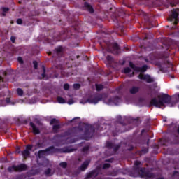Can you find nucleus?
I'll use <instances>...</instances> for the list:
<instances>
[{
  "mask_svg": "<svg viewBox=\"0 0 179 179\" xmlns=\"http://www.w3.org/2000/svg\"><path fill=\"white\" fill-rule=\"evenodd\" d=\"M100 174V168H97L96 170L92 171L91 173L87 175L86 179L96 178L97 176Z\"/></svg>",
  "mask_w": 179,
  "mask_h": 179,
  "instance_id": "nucleus-10",
  "label": "nucleus"
},
{
  "mask_svg": "<svg viewBox=\"0 0 179 179\" xmlns=\"http://www.w3.org/2000/svg\"><path fill=\"white\" fill-rule=\"evenodd\" d=\"M43 73H42V77L44 79V77L45 76V67L44 66H43Z\"/></svg>",
  "mask_w": 179,
  "mask_h": 179,
  "instance_id": "nucleus-35",
  "label": "nucleus"
},
{
  "mask_svg": "<svg viewBox=\"0 0 179 179\" xmlns=\"http://www.w3.org/2000/svg\"><path fill=\"white\" fill-rule=\"evenodd\" d=\"M45 175L47 176L48 177H51L52 174H51V169L48 168L45 171Z\"/></svg>",
  "mask_w": 179,
  "mask_h": 179,
  "instance_id": "nucleus-21",
  "label": "nucleus"
},
{
  "mask_svg": "<svg viewBox=\"0 0 179 179\" xmlns=\"http://www.w3.org/2000/svg\"><path fill=\"white\" fill-rule=\"evenodd\" d=\"M178 13L177 12V10H175L172 12V15L171 17L168 18V20L169 22H173V20H175L173 24L176 26L178 23Z\"/></svg>",
  "mask_w": 179,
  "mask_h": 179,
  "instance_id": "nucleus-4",
  "label": "nucleus"
},
{
  "mask_svg": "<svg viewBox=\"0 0 179 179\" xmlns=\"http://www.w3.org/2000/svg\"><path fill=\"white\" fill-rule=\"evenodd\" d=\"M143 132H145V129H143V130L141 131V134H143Z\"/></svg>",
  "mask_w": 179,
  "mask_h": 179,
  "instance_id": "nucleus-49",
  "label": "nucleus"
},
{
  "mask_svg": "<svg viewBox=\"0 0 179 179\" xmlns=\"http://www.w3.org/2000/svg\"><path fill=\"white\" fill-rule=\"evenodd\" d=\"M178 2H179V0H178Z\"/></svg>",
  "mask_w": 179,
  "mask_h": 179,
  "instance_id": "nucleus-54",
  "label": "nucleus"
},
{
  "mask_svg": "<svg viewBox=\"0 0 179 179\" xmlns=\"http://www.w3.org/2000/svg\"><path fill=\"white\" fill-rule=\"evenodd\" d=\"M110 52H112V54H120V52H121V50L120 49V46L118 45L117 43H113L112 44V49L110 50Z\"/></svg>",
  "mask_w": 179,
  "mask_h": 179,
  "instance_id": "nucleus-11",
  "label": "nucleus"
},
{
  "mask_svg": "<svg viewBox=\"0 0 179 179\" xmlns=\"http://www.w3.org/2000/svg\"><path fill=\"white\" fill-rule=\"evenodd\" d=\"M73 87H74V89H76V90H78L80 89V84H74Z\"/></svg>",
  "mask_w": 179,
  "mask_h": 179,
  "instance_id": "nucleus-31",
  "label": "nucleus"
},
{
  "mask_svg": "<svg viewBox=\"0 0 179 179\" xmlns=\"http://www.w3.org/2000/svg\"><path fill=\"white\" fill-rule=\"evenodd\" d=\"M120 101H121V99L118 97L111 98L108 99L107 104L111 105L113 103L115 106H118L117 103H120Z\"/></svg>",
  "mask_w": 179,
  "mask_h": 179,
  "instance_id": "nucleus-15",
  "label": "nucleus"
},
{
  "mask_svg": "<svg viewBox=\"0 0 179 179\" xmlns=\"http://www.w3.org/2000/svg\"><path fill=\"white\" fill-rule=\"evenodd\" d=\"M2 11H3V13H2L3 16H6V14H5V13L9 12V8L3 7Z\"/></svg>",
  "mask_w": 179,
  "mask_h": 179,
  "instance_id": "nucleus-22",
  "label": "nucleus"
},
{
  "mask_svg": "<svg viewBox=\"0 0 179 179\" xmlns=\"http://www.w3.org/2000/svg\"><path fill=\"white\" fill-rule=\"evenodd\" d=\"M10 99L7 98V99H6V103H10Z\"/></svg>",
  "mask_w": 179,
  "mask_h": 179,
  "instance_id": "nucleus-43",
  "label": "nucleus"
},
{
  "mask_svg": "<svg viewBox=\"0 0 179 179\" xmlns=\"http://www.w3.org/2000/svg\"><path fill=\"white\" fill-rule=\"evenodd\" d=\"M139 174H141V177H148V178H152V177H155V175H153V173L149 171H146V169L145 168H142L140 170Z\"/></svg>",
  "mask_w": 179,
  "mask_h": 179,
  "instance_id": "nucleus-7",
  "label": "nucleus"
},
{
  "mask_svg": "<svg viewBox=\"0 0 179 179\" xmlns=\"http://www.w3.org/2000/svg\"><path fill=\"white\" fill-rule=\"evenodd\" d=\"M106 148H108L109 149H113L115 152H117V150L120 149V145H115L114 143L108 141L106 143Z\"/></svg>",
  "mask_w": 179,
  "mask_h": 179,
  "instance_id": "nucleus-13",
  "label": "nucleus"
},
{
  "mask_svg": "<svg viewBox=\"0 0 179 179\" xmlns=\"http://www.w3.org/2000/svg\"><path fill=\"white\" fill-rule=\"evenodd\" d=\"M33 64H34V68L35 69H37L38 65V64L37 63V61H34V62H33Z\"/></svg>",
  "mask_w": 179,
  "mask_h": 179,
  "instance_id": "nucleus-33",
  "label": "nucleus"
},
{
  "mask_svg": "<svg viewBox=\"0 0 179 179\" xmlns=\"http://www.w3.org/2000/svg\"><path fill=\"white\" fill-rule=\"evenodd\" d=\"M71 152H73V150H72V149H70V150L67 149V150H65L66 153H71Z\"/></svg>",
  "mask_w": 179,
  "mask_h": 179,
  "instance_id": "nucleus-40",
  "label": "nucleus"
},
{
  "mask_svg": "<svg viewBox=\"0 0 179 179\" xmlns=\"http://www.w3.org/2000/svg\"><path fill=\"white\" fill-rule=\"evenodd\" d=\"M96 89L97 90V92H100V90H103L104 86H103V85H98V84H96Z\"/></svg>",
  "mask_w": 179,
  "mask_h": 179,
  "instance_id": "nucleus-23",
  "label": "nucleus"
},
{
  "mask_svg": "<svg viewBox=\"0 0 179 179\" xmlns=\"http://www.w3.org/2000/svg\"><path fill=\"white\" fill-rule=\"evenodd\" d=\"M101 95L90 96L87 101L91 104H97L99 101H101Z\"/></svg>",
  "mask_w": 179,
  "mask_h": 179,
  "instance_id": "nucleus-6",
  "label": "nucleus"
},
{
  "mask_svg": "<svg viewBox=\"0 0 179 179\" xmlns=\"http://www.w3.org/2000/svg\"><path fill=\"white\" fill-rule=\"evenodd\" d=\"M176 0H173V1H169V5H171V6L173 7L176 6V5H177V1H175Z\"/></svg>",
  "mask_w": 179,
  "mask_h": 179,
  "instance_id": "nucleus-29",
  "label": "nucleus"
},
{
  "mask_svg": "<svg viewBox=\"0 0 179 179\" xmlns=\"http://www.w3.org/2000/svg\"><path fill=\"white\" fill-rule=\"evenodd\" d=\"M30 127H31L32 128V131H33V134L34 135H38L40 134V129H38V127H36V124H34V123H33L32 122H31L29 123Z\"/></svg>",
  "mask_w": 179,
  "mask_h": 179,
  "instance_id": "nucleus-14",
  "label": "nucleus"
},
{
  "mask_svg": "<svg viewBox=\"0 0 179 179\" xmlns=\"http://www.w3.org/2000/svg\"><path fill=\"white\" fill-rule=\"evenodd\" d=\"M27 170V165L24 164H21L17 166L13 165L8 168V171H9V173H13V171H15L17 173H22V171H26Z\"/></svg>",
  "mask_w": 179,
  "mask_h": 179,
  "instance_id": "nucleus-2",
  "label": "nucleus"
},
{
  "mask_svg": "<svg viewBox=\"0 0 179 179\" xmlns=\"http://www.w3.org/2000/svg\"><path fill=\"white\" fill-rule=\"evenodd\" d=\"M50 125H57L58 124H59V120H57V119H52L50 120Z\"/></svg>",
  "mask_w": 179,
  "mask_h": 179,
  "instance_id": "nucleus-20",
  "label": "nucleus"
},
{
  "mask_svg": "<svg viewBox=\"0 0 179 179\" xmlns=\"http://www.w3.org/2000/svg\"><path fill=\"white\" fill-rule=\"evenodd\" d=\"M0 80H2V82H3V78H2V76H0Z\"/></svg>",
  "mask_w": 179,
  "mask_h": 179,
  "instance_id": "nucleus-45",
  "label": "nucleus"
},
{
  "mask_svg": "<svg viewBox=\"0 0 179 179\" xmlns=\"http://www.w3.org/2000/svg\"><path fill=\"white\" fill-rule=\"evenodd\" d=\"M164 68H173V63L170 62L169 60L165 61L163 67H161V71H162V72H167V69Z\"/></svg>",
  "mask_w": 179,
  "mask_h": 179,
  "instance_id": "nucleus-12",
  "label": "nucleus"
},
{
  "mask_svg": "<svg viewBox=\"0 0 179 179\" xmlns=\"http://www.w3.org/2000/svg\"><path fill=\"white\" fill-rule=\"evenodd\" d=\"M22 23H23V20L22 19L19 18L17 20V24H22Z\"/></svg>",
  "mask_w": 179,
  "mask_h": 179,
  "instance_id": "nucleus-34",
  "label": "nucleus"
},
{
  "mask_svg": "<svg viewBox=\"0 0 179 179\" xmlns=\"http://www.w3.org/2000/svg\"><path fill=\"white\" fill-rule=\"evenodd\" d=\"M134 75H135V73L132 72L131 76H134Z\"/></svg>",
  "mask_w": 179,
  "mask_h": 179,
  "instance_id": "nucleus-46",
  "label": "nucleus"
},
{
  "mask_svg": "<svg viewBox=\"0 0 179 179\" xmlns=\"http://www.w3.org/2000/svg\"><path fill=\"white\" fill-rule=\"evenodd\" d=\"M60 167H62L63 169H66L68 166V164L66 162H61L59 164Z\"/></svg>",
  "mask_w": 179,
  "mask_h": 179,
  "instance_id": "nucleus-27",
  "label": "nucleus"
},
{
  "mask_svg": "<svg viewBox=\"0 0 179 179\" xmlns=\"http://www.w3.org/2000/svg\"><path fill=\"white\" fill-rule=\"evenodd\" d=\"M138 79H141V80H145L147 83H153L154 80L150 77L149 75H143L142 73H140L138 76Z\"/></svg>",
  "mask_w": 179,
  "mask_h": 179,
  "instance_id": "nucleus-5",
  "label": "nucleus"
},
{
  "mask_svg": "<svg viewBox=\"0 0 179 179\" xmlns=\"http://www.w3.org/2000/svg\"><path fill=\"white\" fill-rule=\"evenodd\" d=\"M59 129H61V124H55L52 127V132L53 134H58L59 132Z\"/></svg>",
  "mask_w": 179,
  "mask_h": 179,
  "instance_id": "nucleus-19",
  "label": "nucleus"
},
{
  "mask_svg": "<svg viewBox=\"0 0 179 179\" xmlns=\"http://www.w3.org/2000/svg\"><path fill=\"white\" fill-rule=\"evenodd\" d=\"M176 173H177V172H174V174H173V176H176Z\"/></svg>",
  "mask_w": 179,
  "mask_h": 179,
  "instance_id": "nucleus-51",
  "label": "nucleus"
},
{
  "mask_svg": "<svg viewBox=\"0 0 179 179\" xmlns=\"http://www.w3.org/2000/svg\"><path fill=\"white\" fill-rule=\"evenodd\" d=\"M114 159H106L105 162H108V163H113Z\"/></svg>",
  "mask_w": 179,
  "mask_h": 179,
  "instance_id": "nucleus-41",
  "label": "nucleus"
},
{
  "mask_svg": "<svg viewBox=\"0 0 179 179\" xmlns=\"http://www.w3.org/2000/svg\"><path fill=\"white\" fill-rule=\"evenodd\" d=\"M171 78L173 79V78H174V76H171Z\"/></svg>",
  "mask_w": 179,
  "mask_h": 179,
  "instance_id": "nucleus-52",
  "label": "nucleus"
},
{
  "mask_svg": "<svg viewBox=\"0 0 179 179\" xmlns=\"http://www.w3.org/2000/svg\"><path fill=\"white\" fill-rule=\"evenodd\" d=\"M83 152H89V146H85L83 148Z\"/></svg>",
  "mask_w": 179,
  "mask_h": 179,
  "instance_id": "nucleus-37",
  "label": "nucleus"
},
{
  "mask_svg": "<svg viewBox=\"0 0 179 179\" xmlns=\"http://www.w3.org/2000/svg\"><path fill=\"white\" fill-rule=\"evenodd\" d=\"M33 149V145H28L26 147V149L22 152V155L24 157V159H27V157H30V151Z\"/></svg>",
  "mask_w": 179,
  "mask_h": 179,
  "instance_id": "nucleus-8",
  "label": "nucleus"
},
{
  "mask_svg": "<svg viewBox=\"0 0 179 179\" xmlns=\"http://www.w3.org/2000/svg\"><path fill=\"white\" fill-rule=\"evenodd\" d=\"M17 61L20 64H23V59L22 57H18Z\"/></svg>",
  "mask_w": 179,
  "mask_h": 179,
  "instance_id": "nucleus-38",
  "label": "nucleus"
},
{
  "mask_svg": "<svg viewBox=\"0 0 179 179\" xmlns=\"http://www.w3.org/2000/svg\"><path fill=\"white\" fill-rule=\"evenodd\" d=\"M57 99L58 103H59L60 104H64V103H65V99H64V98L61 96H58Z\"/></svg>",
  "mask_w": 179,
  "mask_h": 179,
  "instance_id": "nucleus-24",
  "label": "nucleus"
},
{
  "mask_svg": "<svg viewBox=\"0 0 179 179\" xmlns=\"http://www.w3.org/2000/svg\"><path fill=\"white\" fill-rule=\"evenodd\" d=\"M129 72H131V69H129V67L124 69V73H129Z\"/></svg>",
  "mask_w": 179,
  "mask_h": 179,
  "instance_id": "nucleus-30",
  "label": "nucleus"
},
{
  "mask_svg": "<svg viewBox=\"0 0 179 179\" xmlns=\"http://www.w3.org/2000/svg\"><path fill=\"white\" fill-rule=\"evenodd\" d=\"M54 149H55L54 146H50L44 150H40L38 152V157H39V159H41V157H43L44 155H45V153H47V152H54Z\"/></svg>",
  "mask_w": 179,
  "mask_h": 179,
  "instance_id": "nucleus-9",
  "label": "nucleus"
},
{
  "mask_svg": "<svg viewBox=\"0 0 179 179\" xmlns=\"http://www.w3.org/2000/svg\"><path fill=\"white\" fill-rule=\"evenodd\" d=\"M170 103V98L167 95H158L157 99L154 98L150 101V104L158 108L166 107L164 104Z\"/></svg>",
  "mask_w": 179,
  "mask_h": 179,
  "instance_id": "nucleus-1",
  "label": "nucleus"
},
{
  "mask_svg": "<svg viewBox=\"0 0 179 179\" xmlns=\"http://www.w3.org/2000/svg\"><path fill=\"white\" fill-rule=\"evenodd\" d=\"M84 6L90 13H93L94 12L93 7L90 6V4H89L87 2L85 3Z\"/></svg>",
  "mask_w": 179,
  "mask_h": 179,
  "instance_id": "nucleus-18",
  "label": "nucleus"
},
{
  "mask_svg": "<svg viewBox=\"0 0 179 179\" xmlns=\"http://www.w3.org/2000/svg\"><path fill=\"white\" fill-rule=\"evenodd\" d=\"M141 90V87L138 86H133L129 89V92L131 94H136Z\"/></svg>",
  "mask_w": 179,
  "mask_h": 179,
  "instance_id": "nucleus-16",
  "label": "nucleus"
},
{
  "mask_svg": "<svg viewBox=\"0 0 179 179\" xmlns=\"http://www.w3.org/2000/svg\"><path fill=\"white\" fill-rule=\"evenodd\" d=\"M140 164H141V162H139V161L134 162V166H139Z\"/></svg>",
  "mask_w": 179,
  "mask_h": 179,
  "instance_id": "nucleus-39",
  "label": "nucleus"
},
{
  "mask_svg": "<svg viewBox=\"0 0 179 179\" xmlns=\"http://www.w3.org/2000/svg\"><path fill=\"white\" fill-rule=\"evenodd\" d=\"M138 1H142V0H138Z\"/></svg>",
  "mask_w": 179,
  "mask_h": 179,
  "instance_id": "nucleus-55",
  "label": "nucleus"
},
{
  "mask_svg": "<svg viewBox=\"0 0 179 179\" xmlns=\"http://www.w3.org/2000/svg\"><path fill=\"white\" fill-rule=\"evenodd\" d=\"M10 40L12 43H15V40H16V38L15 36H11Z\"/></svg>",
  "mask_w": 179,
  "mask_h": 179,
  "instance_id": "nucleus-42",
  "label": "nucleus"
},
{
  "mask_svg": "<svg viewBox=\"0 0 179 179\" xmlns=\"http://www.w3.org/2000/svg\"><path fill=\"white\" fill-rule=\"evenodd\" d=\"M147 145H149V139L148 140Z\"/></svg>",
  "mask_w": 179,
  "mask_h": 179,
  "instance_id": "nucleus-50",
  "label": "nucleus"
},
{
  "mask_svg": "<svg viewBox=\"0 0 179 179\" xmlns=\"http://www.w3.org/2000/svg\"><path fill=\"white\" fill-rule=\"evenodd\" d=\"M148 150H149L148 149L145 150V151L144 152V153H148Z\"/></svg>",
  "mask_w": 179,
  "mask_h": 179,
  "instance_id": "nucleus-47",
  "label": "nucleus"
},
{
  "mask_svg": "<svg viewBox=\"0 0 179 179\" xmlns=\"http://www.w3.org/2000/svg\"><path fill=\"white\" fill-rule=\"evenodd\" d=\"M164 6H166V8H169V4H164Z\"/></svg>",
  "mask_w": 179,
  "mask_h": 179,
  "instance_id": "nucleus-48",
  "label": "nucleus"
},
{
  "mask_svg": "<svg viewBox=\"0 0 179 179\" xmlns=\"http://www.w3.org/2000/svg\"><path fill=\"white\" fill-rule=\"evenodd\" d=\"M129 65L130 68H131V69H133V71H135V72H146V71H148L147 65H144L142 67H138V66H135V64H134V63H132V62H129Z\"/></svg>",
  "mask_w": 179,
  "mask_h": 179,
  "instance_id": "nucleus-3",
  "label": "nucleus"
},
{
  "mask_svg": "<svg viewBox=\"0 0 179 179\" xmlns=\"http://www.w3.org/2000/svg\"><path fill=\"white\" fill-rule=\"evenodd\" d=\"M64 90H69V84H64Z\"/></svg>",
  "mask_w": 179,
  "mask_h": 179,
  "instance_id": "nucleus-36",
  "label": "nucleus"
},
{
  "mask_svg": "<svg viewBox=\"0 0 179 179\" xmlns=\"http://www.w3.org/2000/svg\"><path fill=\"white\" fill-rule=\"evenodd\" d=\"M106 59L109 64H113V62L114 61V59H113V57L110 55L107 56Z\"/></svg>",
  "mask_w": 179,
  "mask_h": 179,
  "instance_id": "nucleus-25",
  "label": "nucleus"
},
{
  "mask_svg": "<svg viewBox=\"0 0 179 179\" xmlns=\"http://www.w3.org/2000/svg\"><path fill=\"white\" fill-rule=\"evenodd\" d=\"M17 153H20V151H17Z\"/></svg>",
  "mask_w": 179,
  "mask_h": 179,
  "instance_id": "nucleus-53",
  "label": "nucleus"
},
{
  "mask_svg": "<svg viewBox=\"0 0 179 179\" xmlns=\"http://www.w3.org/2000/svg\"><path fill=\"white\" fill-rule=\"evenodd\" d=\"M110 166H111V165L110 164H104L103 166V169H110Z\"/></svg>",
  "mask_w": 179,
  "mask_h": 179,
  "instance_id": "nucleus-32",
  "label": "nucleus"
},
{
  "mask_svg": "<svg viewBox=\"0 0 179 179\" xmlns=\"http://www.w3.org/2000/svg\"><path fill=\"white\" fill-rule=\"evenodd\" d=\"M89 164H90V162L89 161L84 162V163L80 166V170L81 171H85V170H86L89 166Z\"/></svg>",
  "mask_w": 179,
  "mask_h": 179,
  "instance_id": "nucleus-17",
  "label": "nucleus"
},
{
  "mask_svg": "<svg viewBox=\"0 0 179 179\" xmlns=\"http://www.w3.org/2000/svg\"><path fill=\"white\" fill-rule=\"evenodd\" d=\"M17 92L18 96H23V90H22V88H17Z\"/></svg>",
  "mask_w": 179,
  "mask_h": 179,
  "instance_id": "nucleus-26",
  "label": "nucleus"
},
{
  "mask_svg": "<svg viewBox=\"0 0 179 179\" xmlns=\"http://www.w3.org/2000/svg\"><path fill=\"white\" fill-rule=\"evenodd\" d=\"M63 51L62 47H59L56 48V52L57 54H62Z\"/></svg>",
  "mask_w": 179,
  "mask_h": 179,
  "instance_id": "nucleus-28",
  "label": "nucleus"
},
{
  "mask_svg": "<svg viewBox=\"0 0 179 179\" xmlns=\"http://www.w3.org/2000/svg\"><path fill=\"white\" fill-rule=\"evenodd\" d=\"M69 104H73V101H69Z\"/></svg>",
  "mask_w": 179,
  "mask_h": 179,
  "instance_id": "nucleus-44",
  "label": "nucleus"
}]
</instances>
